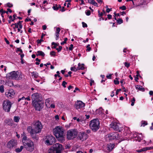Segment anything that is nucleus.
<instances>
[{
  "label": "nucleus",
  "instance_id": "e2e57ef3",
  "mask_svg": "<svg viewBox=\"0 0 153 153\" xmlns=\"http://www.w3.org/2000/svg\"><path fill=\"white\" fill-rule=\"evenodd\" d=\"M42 29L44 30L46 29L47 28V26L46 25H44L42 26Z\"/></svg>",
  "mask_w": 153,
  "mask_h": 153
},
{
  "label": "nucleus",
  "instance_id": "c9c22d12",
  "mask_svg": "<svg viewBox=\"0 0 153 153\" xmlns=\"http://www.w3.org/2000/svg\"><path fill=\"white\" fill-rule=\"evenodd\" d=\"M90 45L88 44L86 46V48H87L86 51H89L91 50V48L90 47Z\"/></svg>",
  "mask_w": 153,
  "mask_h": 153
},
{
  "label": "nucleus",
  "instance_id": "1a4fd4ad",
  "mask_svg": "<svg viewBox=\"0 0 153 153\" xmlns=\"http://www.w3.org/2000/svg\"><path fill=\"white\" fill-rule=\"evenodd\" d=\"M46 139L45 143L47 145H52L55 143L56 140L55 138L51 135L47 136Z\"/></svg>",
  "mask_w": 153,
  "mask_h": 153
},
{
  "label": "nucleus",
  "instance_id": "393cba45",
  "mask_svg": "<svg viewBox=\"0 0 153 153\" xmlns=\"http://www.w3.org/2000/svg\"><path fill=\"white\" fill-rule=\"evenodd\" d=\"M36 55L37 56H45V54L44 52L41 51H38L37 52V54H36Z\"/></svg>",
  "mask_w": 153,
  "mask_h": 153
},
{
  "label": "nucleus",
  "instance_id": "37998d69",
  "mask_svg": "<svg viewBox=\"0 0 153 153\" xmlns=\"http://www.w3.org/2000/svg\"><path fill=\"white\" fill-rule=\"evenodd\" d=\"M135 101V98H133L131 100V106H133L134 105Z\"/></svg>",
  "mask_w": 153,
  "mask_h": 153
},
{
  "label": "nucleus",
  "instance_id": "338daca9",
  "mask_svg": "<svg viewBox=\"0 0 153 153\" xmlns=\"http://www.w3.org/2000/svg\"><path fill=\"white\" fill-rule=\"evenodd\" d=\"M94 82V81L92 79H91V82H90V85L92 86V83Z\"/></svg>",
  "mask_w": 153,
  "mask_h": 153
},
{
  "label": "nucleus",
  "instance_id": "0e129e2a",
  "mask_svg": "<svg viewBox=\"0 0 153 153\" xmlns=\"http://www.w3.org/2000/svg\"><path fill=\"white\" fill-rule=\"evenodd\" d=\"M108 18L109 19H111L112 18V16L110 14H108Z\"/></svg>",
  "mask_w": 153,
  "mask_h": 153
},
{
  "label": "nucleus",
  "instance_id": "5fc2aeb1",
  "mask_svg": "<svg viewBox=\"0 0 153 153\" xmlns=\"http://www.w3.org/2000/svg\"><path fill=\"white\" fill-rule=\"evenodd\" d=\"M114 82L115 85H118L119 83V81L117 80H114Z\"/></svg>",
  "mask_w": 153,
  "mask_h": 153
},
{
  "label": "nucleus",
  "instance_id": "6e6552de",
  "mask_svg": "<svg viewBox=\"0 0 153 153\" xmlns=\"http://www.w3.org/2000/svg\"><path fill=\"white\" fill-rule=\"evenodd\" d=\"M33 128V130L37 132L40 133L42 128V126L41 123L38 121L36 122L34 124V127Z\"/></svg>",
  "mask_w": 153,
  "mask_h": 153
},
{
  "label": "nucleus",
  "instance_id": "6e6d98bb",
  "mask_svg": "<svg viewBox=\"0 0 153 153\" xmlns=\"http://www.w3.org/2000/svg\"><path fill=\"white\" fill-rule=\"evenodd\" d=\"M74 48V45L73 44H71L70 47H69L70 50L71 51L73 50Z\"/></svg>",
  "mask_w": 153,
  "mask_h": 153
},
{
  "label": "nucleus",
  "instance_id": "a878e982",
  "mask_svg": "<svg viewBox=\"0 0 153 153\" xmlns=\"http://www.w3.org/2000/svg\"><path fill=\"white\" fill-rule=\"evenodd\" d=\"M24 147L23 146H21L20 148H17L15 149V151L17 152H20L23 149Z\"/></svg>",
  "mask_w": 153,
  "mask_h": 153
},
{
  "label": "nucleus",
  "instance_id": "79ce46f5",
  "mask_svg": "<svg viewBox=\"0 0 153 153\" xmlns=\"http://www.w3.org/2000/svg\"><path fill=\"white\" fill-rule=\"evenodd\" d=\"M98 16L100 17H102V16L103 15V13L102 12H100V10H98Z\"/></svg>",
  "mask_w": 153,
  "mask_h": 153
},
{
  "label": "nucleus",
  "instance_id": "ea45409f",
  "mask_svg": "<svg viewBox=\"0 0 153 153\" xmlns=\"http://www.w3.org/2000/svg\"><path fill=\"white\" fill-rule=\"evenodd\" d=\"M19 21L17 23L14 24V25H15V27H13V29H15V28H18L19 27Z\"/></svg>",
  "mask_w": 153,
  "mask_h": 153
},
{
  "label": "nucleus",
  "instance_id": "4468645a",
  "mask_svg": "<svg viewBox=\"0 0 153 153\" xmlns=\"http://www.w3.org/2000/svg\"><path fill=\"white\" fill-rule=\"evenodd\" d=\"M16 145V141L14 140H12L8 142L7 146L8 148L11 149L13 147H15Z\"/></svg>",
  "mask_w": 153,
  "mask_h": 153
},
{
  "label": "nucleus",
  "instance_id": "e433bc0d",
  "mask_svg": "<svg viewBox=\"0 0 153 153\" xmlns=\"http://www.w3.org/2000/svg\"><path fill=\"white\" fill-rule=\"evenodd\" d=\"M53 8L54 10H58V8H57V5L56 4L53 6L52 7Z\"/></svg>",
  "mask_w": 153,
  "mask_h": 153
},
{
  "label": "nucleus",
  "instance_id": "de8ad7c7",
  "mask_svg": "<svg viewBox=\"0 0 153 153\" xmlns=\"http://www.w3.org/2000/svg\"><path fill=\"white\" fill-rule=\"evenodd\" d=\"M55 35H56V40H58L59 38V33H56Z\"/></svg>",
  "mask_w": 153,
  "mask_h": 153
},
{
  "label": "nucleus",
  "instance_id": "3c124183",
  "mask_svg": "<svg viewBox=\"0 0 153 153\" xmlns=\"http://www.w3.org/2000/svg\"><path fill=\"white\" fill-rule=\"evenodd\" d=\"M55 52L53 51H52L50 53V55L51 56H55Z\"/></svg>",
  "mask_w": 153,
  "mask_h": 153
},
{
  "label": "nucleus",
  "instance_id": "4be33fe9",
  "mask_svg": "<svg viewBox=\"0 0 153 153\" xmlns=\"http://www.w3.org/2000/svg\"><path fill=\"white\" fill-rule=\"evenodd\" d=\"M23 76L24 75L22 73L19 71L18 76L17 78V80H20L22 79L24 77Z\"/></svg>",
  "mask_w": 153,
  "mask_h": 153
},
{
  "label": "nucleus",
  "instance_id": "7c9ffc66",
  "mask_svg": "<svg viewBox=\"0 0 153 153\" xmlns=\"http://www.w3.org/2000/svg\"><path fill=\"white\" fill-rule=\"evenodd\" d=\"M71 71H76L78 70L77 67L76 68L75 66L71 67Z\"/></svg>",
  "mask_w": 153,
  "mask_h": 153
},
{
  "label": "nucleus",
  "instance_id": "603ef678",
  "mask_svg": "<svg viewBox=\"0 0 153 153\" xmlns=\"http://www.w3.org/2000/svg\"><path fill=\"white\" fill-rule=\"evenodd\" d=\"M120 9H122L123 10H125L126 9V7L124 5L123 6H122L120 7Z\"/></svg>",
  "mask_w": 153,
  "mask_h": 153
},
{
  "label": "nucleus",
  "instance_id": "69168bd1",
  "mask_svg": "<svg viewBox=\"0 0 153 153\" xmlns=\"http://www.w3.org/2000/svg\"><path fill=\"white\" fill-rule=\"evenodd\" d=\"M121 90V89H117L116 91V95H117V94H118L119 92Z\"/></svg>",
  "mask_w": 153,
  "mask_h": 153
},
{
  "label": "nucleus",
  "instance_id": "5701e85b",
  "mask_svg": "<svg viewBox=\"0 0 153 153\" xmlns=\"http://www.w3.org/2000/svg\"><path fill=\"white\" fill-rule=\"evenodd\" d=\"M84 64H81L80 63L78 64V67H77L78 70H84Z\"/></svg>",
  "mask_w": 153,
  "mask_h": 153
},
{
  "label": "nucleus",
  "instance_id": "9d476101",
  "mask_svg": "<svg viewBox=\"0 0 153 153\" xmlns=\"http://www.w3.org/2000/svg\"><path fill=\"white\" fill-rule=\"evenodd\" d=\"M32 103L36 109L39 111H40L44 105L41 101L32 102Z\"/></svg>",
  "mask_w": 153,
  "mask_h": 153
},
{
  "label": "nucleus",
  "instance_id": "473e14b6",
  "mask_svg": "<svg viewBox=\"0 0 153 153\" xmlns=\"http://www.w3.org/2000/svg\"><path fill=\"white\" fill-rule=\"evenodd\" d=\"M6 84L8 86H11L13 85V82H9L8 81V82H6Z\"/></svg>",
  "mask_w": 153,
  "mask_h": 153
},
{
  "label": "nucleus",
  "instance_id": "ddd939ff",
  "mask_svg": "<svg viewBox=\"0 0 153 153\" xmlns=\"http://www.w3.org/2000/svg\"><path fill=\"white\" fill-rule=\"evenodd\" d=\"M119 138V135L117 133L109 134L106 137L107 140H111L114 139L117 140Z\"/></svg>",
  "mask_w": 153,
  "mask_h": 153
},
{
  "label": "nucleus",
  "instance_id": "bf43d9fd",
  "mask_svg": "<svg viewBox=\"0 0 153 153\" xmlns=\"http://www.w3.org/2000/svg\"><path fill=\"white\" fill-rule=\"evenodd\" d=\"M18 51H20L21 53H22L23 52L22 50L20 48H17V50L16 52H17Z\"/></svg>",
  "mask_w": 153,
  "mask_h": 153
},
{
  "label": "nucleus",
  "instance_id": "a18cd8bd",
  "mask_svg": "<svg viewBox=\"0 0 153 153\" xmlns=\"http://www.w3.org/2000/svg\"><path fill=\"white\" fill-rule=\"evenodd\" d=\"M67 84V83L65 82V81H63L62 82V85L64 87V88H66V86L65 85H66Z\"/></svg>",
  "mask_w": 153,
  "mask_h": 153
},
{
  "label": "nucleus",
  "instance_id": "b1692460",
  "mask_svg": "<svg viewBox=\"0 0 153 153\" xmlns=\"http://www.w3.org/2000/svg\"><path fill=\"white\" fill-rule=\"evenodd\" d=\"M45 36V34H44L43 33H42V36H41V39H38L37 40V43L38 44H41L42 42H43L44 41L43 40V38Z\"/></svg>",
  "mask_w": 153,
  "mask_h": 153
},
{
  "label": "nucleus",
  "instance_id": "8fccbe9b",
  "mask_svg": "<svg viewBox=\"0 0 153 153\" xmlns=\"http://www.w3.org/2000/svg\"><path fill=\"white\" fill-rule=\"evenodd\" d=\"M82 27H87V24L85 23L84 22H82Z\"/></svg>",
  "mask_w": 153,
  "mask_h": 153
},
{
  "label": "nucleus",
  "instance_id": "f03ea898",
  "mask_svg": "<svg viewBox=\"0 0 153 153\" xmlns=\"http://www.w3.org/2000/svg\"><path fill=\"white\" fill-rule=\"evenodd\" d=\"M100 122L98 119H94L90 122L89 126L94 132H96L100 128Z\"/></svg>",
  "mask_w": 153,
  "mask_h": 153
},
{
  "label": "nucleus",
  "instance_id": "c85d7f7f",
  "mask_svg": "<svg viewBox=\"0 0 153 153\" xmlns=\"http://www.w3.org/2000/svg\"><path fill=\"white\" fill-rule=\"evenodd\" d=\"M51 101V99L49 98H48V99H47L45 100V104L48 107L49 106V105L50 104V102Z\"/></svg>",
  "mask_w": 153,
  "mask_h": 153
},
{
  "label": "nucleus",
  "instance_id": "052dcab7",
  "mask_svg": "<svg viewBox=\"0 0 153 153\" xmlns=\"http://www.w3.org/2000/svg\"><path fill=\"white\" fill-rule=\"evenodd\" d=\"M7 6L9 7H11L13 6V5L11 4L8 3L7 4Z\"/></svg>",
  "mask_w": 153,
  "mask_h": 153
},
{
  "label": "nucleus",
  "instance_id": "2eb2a0df",
  "mask_svg": "<svg viewBox=\"0 0 153 153\" xmlns=\"http://www.w3.org/2000/svg\"><path fill=\"white\" fill-rule=\"evenodd\" d=\"M119 124L117 123L116 122L111 123V124L110 125V128L113 129V130L115 131H119L120 132L121 130L119 129Z\"/></svg>",
  "mask_w": 153,
  "mask_h": 153
},
{
  "label": "nucleus",
  "instance_id": "412c9836",
  "mask_svg": "<svg viewBox=\"0 0 153 153\" xmlns=\"http://www.w3.org/2000/svg\"><path fill=\"white\" fill-rule=\"evenodd\" d=\"M135 87L136 89L142 91H144L145 90V88H142V86L141 85H136L135 86Z\"/></svg>",
  "mask_w": 153,
  "mask_h": 153
},
{
  "label": "nucleus",
  "instance_id": "423d86ee",
  "mask_svg": "<svg viewBox=\"0 0 153 153\" xmlns=\"http://www.w3.org/2000/svg\"><path fill=\"white\" fill-rule=\"evenodd\" d=\"M26 149L30 152H32L34 149V146L33 142L30 140L23 144Z\"/></svg>",
  "mask_w": 153,
  "mask_h": 153
},
{
  "label": "nucleus",
  "instance_id": "72a5a7b5",
  "mask_svg": "<svg viewBox=\"0 0 153 153\" xmlns=\"http://www.w3.org/2000/svg\"><path fill=\"white\" fill-rule=\"evenodd\" d=\"M141 126H144L146 125L147 124V122L146 121H142L141 122Z\"/></svg>",
  "mask_w": 153,
  "mask_h": 153
},
{
  "label": "nucleus",
  "instance_id": "f257e3e1",
  "mask_svg": "<svg viewBox=\"0 0 153 153\" xmlns=\"http://www.w3.org/2000/svg\"><path fill=\"white\" fill-rule=\"evenodd\" d=\"M54 135L58 140L61 142L65 141V135L64 130L62 127L56 126L53 129Z\"/></svg>",
  "mask_w": 153,
  "mask_h": 153
},
{
  "label": "nucleus",
  "instance_id": "dca6fc26",
  "mask_svg": "<svg viewBox=\"0 0 153 153\" xmlns=\"http://www.w3.org/2000/svg\"><path fill=\"white\" fill-rule=\"evenodd\" d=\"M85 106V104L81 101H78L75 104V107L76 109L82 108Z\"/></svg>",
  "mask_w": 153,
  "mask_h": 153
},
{
  "label": "nucleus",
  "instance_id": "2f4dec72",
  "mask_svg": "<svg viewBox=\"0 0 153 153\" xmlns=\"http://www.w3.org/2000/svg\"><path fill=\"white\" fill-rule=\"evenodd\" d=\"M51 45H54V46H53V48H56V46H58L59 45V44H57L56 43H55L54 42H52L51 43Z\"/></svg>",
  "mask_w": 153,
  "mask_h": 153
},
{
  "label": "nucleus",
  "instance_id": "58836bf2",
  "mask_svg": "<svg viewBox=\"0 0 153 153\" xmlns=\"http://www.w3.org/2000/svg\"><path fill=\"white\" fill-rule=\"evenodd\" d=\"M68 40V39L67 38H66L65 39H64V40L63 42H62L61 43V45H64L66 43V42L67 41V40Z\"/></svg>",
  "mask_w": 153,
  "mask_h": 153
},
{
  "label": "nucleus",
  "instance_id": "680f3d73",
  "mask_svg": "<svg viewBox=\"0 0 153 153\" xmlns=\"http://www.w3.org/2000/svg\"><path fill=\"white\" fill-rule=\"evenodd\" d=\"M125 130H127V133H129L130 131V129L128 127H126L125 128Z\"/></svg>",
  "mask_w": 153,
  "mask_h": 153
},
{
  "label": "nucleus",
  "instance_id": "aec40b11",
  "mask_svg": "<svg viewBox=\"0 0 153 153\" xmlns=\"http://www.w3.org/2000/svg\"><path fill=\"white\" fill-rule=\"evenodd\" d=\"M5 122L9 126H12L13 125V122L11 119H6L5 120Z\"/></svg>",
  "mask_w": 153,
  "mask_h": 153
},
{
  "label": "nucleus",
  "instance_id": "a211bd4d",
  "mask_svg": "<svg viewBox=\"0 0 153 153\" xmlns=\"http://www.w3.org/2000/svg\"><path fill=\"white\" fill-rule=\"evenodd\" d=\"M15 94L14 91L13 89L10 90L8 92L6 93V94L8 97H12Z\"/></svg>",
  "mask_w": 153,
  "mask_h": 153
},
{
  "label": "nucleus",
  "instance_id": "cd10ccee",
  "mask_svg": "<svg viewBox=\"0 0 153 153\" xmlns=\"http://www.w3.org/2000/svg\"><path fill=\"white\" fill-rule=\"evenodd\" d=\"M20 119V117L19 116H14L13 118V120L15 122L18 123Z\"/></svg>",
  "mask_w": 153,
  "mask_h": 153
},
{
  "label": "nucleus",
  "instance_id": "c03bdc74",
  "mask_svg": "<svg viewBox=\"0 0 153 153\" xmlns=\"http://www.w3.org/2000/svg\"><path fill=\"white\" fill-rule=\"evenodd\" d=\"M85 13L87 16H89L91 14V11L89 10H87L85 11Z\"/></svg>",
  "mask_w": 153,
  "mask_h": 153
},
{
  "label": "nucleus",
  "instance_id": "bb28decb",
  "mask_svg": "<svg viewBox=\"0 0 153 153\" xmlns=\"http://www.w3.org/2000/svg\"><path fill=\"white\" fill-rule=\"evenodd\" d=\"M88 2L94 6H96L97 4V3L95 2L94 0H88Z\"/></svg>",
  "mask_w": 153,
  "mask_h": 153
},
{
  "label": "nucleus",
  "instance_id": "0eeeda50",
  "mask_svg": "<svg viewBox=\"0 0 153 153\" xmlns=\"http://www.w3.org/2000/svg\"><path fill=\"white\" fill-rule=\"evenodd\" d=\"M77 134V132L76 130L71 129L68 131L67 137L68 139L70 140L75 137Z\"/></svg>",
  "mask_w": 153,
  "mask_h": 153
},
{
  "label": "nucleus",
  "instance_id": "9b49d317",
  "mask_svg": "<svg viewBox=\"0 0 153 153\" xmlns=\"http://www.w3.org/2000/svg\"><path fill=\"white\" fill-rule=\"evenodd\" d=\"M42 99L41 95L37 93L33 94L32 95V102L41 101Z\"/></svg>",
  "mask_w": 153,
  "mask_h": 153
},
{
  "label": "nucleus",
  "instance_id": "7ed1b4c3",
  "mask_svg": "<svg viewBox=\"0 0 153 153\" xmlns=\"http://www.w3.org/2000/svg\"><path fill=\"white\" fill-rule=\"evenodd\" d=\"M62 146L59 144L56 143L51 147L48 151L49 153H60L62 149Z\"/></svg>",
  "mask_w": 153,
  "mask_h": 153
},
{
  "label": "nucleus",
  "instance_id": "4c0bfd02",
  "mask_svg": "<svg viewBox=\"0 0 153 153\" xmlns=\"http://www.w3.org/2000/svg\"><path fill=\"white\" fill-rule=\"evenodd\" d=\"M1 13H6L7 14L8 13V12L6 11L5 10H4L3 9H2L0 10V14H1Z\"/></svg>",
  "mask_w": 153,
  "mask_h": 153
},
{
  "label": "nucleus",
  "instance_id": "6ab92c4d",
  "mask_svg": "<svg viewBox=\"0 0 153 153\" xmlns=\"http://www.w3.org/2000/svg\"><path fill=\"white\" fill-rule=\"evenodd\" d=\"M22 142L23 144L25 143L26 142H27L28 141L30 140L29 139H27V137L26 134L24 133H23L22 134Z\"/></svg>",
  "mask_w": 153,
  "mask_h": 153
},
{
  "label": "nucleus",
  "instance_id": "a19ab883",
  "mask_svg": "<svg viewBox=\"0 0 153 153\" xmlns=\"http://www.w3.org/2000/svg\"><path fill=\"white\" fill-rule=\"evenodd\" d=\"M0 91L1 93H3L4 92V86L3 85L0 86Z\"/></svg>",
  "mask_w": 153,
  "mask_h": 153
},
{
  "label": "nucleus",
  "instance_id": "39448f33",
  "mask_svg": "<svg viewBox=\"0 0 153 153\" xmlns=\"http://www.w3.org/2000/svg\"><path fill=\"white\" fill-rule=\"evenodd\" d=\"M11 105V102L9 100H6L4 101L3 104V108L5 111L9 112Z\"/></svg>",
  "mask_w": 153,
  "mask_h": 153
},
{
  "label": "nucleus",
  "instance_id": "13d9d810",
  "mask_svg": "<svg viewBox=\"0 0 153 153\" xmlns=\"http://www.w3.org/2000/svg\"><path fill=\"white\" fill-rule=\"evenodd\" d=\"M22 100H25V98L24 97H23L21 98H19V99L18 100V102H19L20 101Z\"/></svg>",
  "mask_w": 153,
  "mask_h": 153
},
{
  "label": "nucleus",
  "instance_id": "4d7b16f0",
  "mask_svg": "<svg viewBox=\"0 0 153 153\" xmlns=\"http://www.w3.org/2000/svg\"><path fill=\"white\" fill-rule=\"evenodd\" d=\"M125 66L127 68H128L130 66V64L126 62H125Z\"/></svg>",
  "mask_w": 153,
  "mask_h": 153
},
{
  "label": "nucleus",
  "instance_id": "864d4df0",
  "mask_svg": "<svg viewBox=\"0 0 153 153\" xmlns=\"http://www.w3.org/2000/svg\"><path fill=\"white\" fill-rule=\"evenodd\" d=\"M60 30L61 29L59 27H57L56 28V33H59Z\"/></svg>",
  "mask_w": 153,
  "mask_h": 153
},
{
  "label": "nucleus",
  "instance_id": "f704fd0d",
  "mask_svg": "<svg viewBox=\"0 0 153 153\" xmlns=\"http://www.w3.org/2000/svg\"><path fill=\"white\" fill-rule=\"evenodd\" d=\"M117 22L119 24H120L123 22V20L121 19H119L117 20Z\"/></svg>",
  "mask_w": 153,
  "mask_h": 153
},
{
  "label": "nucleus",
  "instance_id": "49530a36",
  "mask_svg": "<svg viewBox=\"0 0 153 153\" xmlns=\"http://www.w3.org/2000/svg\"><path fill=\"white\" fill-rule=\"evenodd\" d=\"M62 48V47L61 46H59L58 48H56V50L58 51V52H59L61 50Z\"/></svg>",
  "mask_w": 153,
  "mask_h": 153
},
{
  "label": "nucleus",
  "instance_id": "09e8293b",
  "mask_svg": "<svg viewBox=\"0 0 153 153\" xmlns=\"http://www.w3.org/2000/svg\"><path fill=\"white\" fill-rule=\"evenodd\" d=\"M22 21H19V27L20 29H22Z\"/></svg>",
  "mask_w": 153,
  "mask_h": 153
},
{
  "label": "nucleus",
  "instance_id": "20e7f679",
  "mask_svg": "<svg viewBox=\"0 0 153 153\" xmlns=\"http://www.w3.org/2000/svg\"><path fill=\"white\" fill-rule=\"evenodd\" d=\"M27 130L30 133L31 137L34 140H37L39 138L37 134L39 133L35 131H33L32 126H27Z\"/></svg>",
  "mask_w": 153,
  "mask_h": 153
},
{
  "label": "nucleus",
  "instance_id": "774afa93",
  "mask_svg": "<svg viewBox=\"0 0 153 153\" xmlns=\"http://www.w3.org/2000/svg\"><path fill=\"white\" fill-rule=\"evenodd\" d=\"M111 9H109L108 8L106 9V12L108 13L109 12L111 11Z\"/></svg>",
  "mask_w": 153,
  "mask_h": 153
},
{
  "label": "nucleus",
  "instance_id": "f8f14e48",
  "mask_svg": "<svg viewBox=\"0 0 153 153\" xmlns=\"http://www.w3.org/2000/svg\"><path fill=\"white\" fill-rule=\"evenodd\" d=\"M19 71L16 72L13 71L8 73L7 75V77H9V79L17 80V78L18 76Z\"/></svg>",
  "mask_w": 153,
  "mask_h": 153
},
{
  "label": "nucleus",
  "instance_id": "f3484780",
  "mask_svg": "<svg viewBox=\"0 0 153 153\" xmlns=\"http://www.w3.org/2000/svg\"><path fill=\"white\" fill-rule=\"evenodd\" d=\"M88 137V135L85 132H82L79 134L78 138L80 140L83 141L86 140Z\"/></svg>",
  "mask_w": 153,
  "mask_h": 153
},
{
  "label": "nucleus",
  "instance_id": "c756f323",
  "mask_svg": "<svg viewBox=\"0 0 153 153\" xmlns=\"http://www.w3.org/2000/svg\"><path fill=\"white\" fill-rule=\"evenodd\" d=\"M32 76H33L34 78H37L38 76V73L36 72H33L31 73Z\"/></svg>",
  "mask_w": 153,
  "mask_h": 153
}]
</instances>
